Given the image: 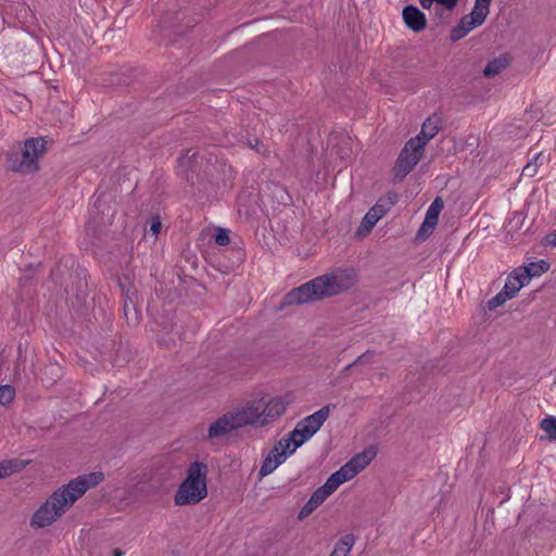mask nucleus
Returning <instances> with one entry per match:
<instances>
[{"mask_svg": "<svg viewBox=\"0 0 556 556\" xmlns=\"http://www.w3.org/2000/svg\"><path fill=\"white\" fill-rule=\"evenodd\" d=\"M101 471L81 475L56 489L34 513L31 526L46 528L55 522L87 490L103 480Z\"/></svg>", "mask_w": 556, "mask_h": 556, "instance_id": "obj_1", "label": "nucleus"}, {"mask_svg": "<svg viewBox=\"0 0 556 556\" xmlns=\"http://www.w3.org/2000/svg\"><path fill=\"white\" fill-rule=\"evenodd\" d=\"M352 283V275L345 270H337L319 276L293 289L286 296V303L289 305L304 304L323 298L333 296L349 289Z\"/></svg>", "mask_w": 556, "mask_h": 556, "instance_id": "obj_2", "label": "nucleus"}, {"mask_svg": "<svg viewBox=\"0 0 556 556\" xmlns=\"http://www.w3.org/2000/svg\"><path fill=\"white\" fill-rule=\"evenodd\" d=\"M376 453L366 450L353 456L348 463L333 472L327 481L313 492L307 503L301 510V515H307L316 509L328 496H330L342 483L353 479L364 470L374 459Z\"/></svg>", "mask_w": 556, "mask_h": 556, "instance_id": "obj_3", "label": "nucleus"}, {"mask_svg": "<svg viewBox=\"0 0 556 556\" xmlns=\"http://www.w3.org/2000/svg\"><path fill=\"white\" fill-rule=\"evenodd\" d=\"M207 473L208 468L205 463H191L187 469L185 480L175 494V504L178 506L194 505L205 498L207 495Z\"/></svg>", "mask_w": 556, "mask_h": 556, "instance_id": "obj_4", "label": "nucleus"}, {"mask_svg": "<svg viewBox=\"0 0 556 556\" xmlns=\"http://www.w3.org/2000/svg\"><path fill=\"white\" fill-rule=\"evenodd\" d=\"M329 407L324 406L312 415L299 421L295 428L287 437L291 438L299 447L308 441L329 417Z\"/></svg>", "mask_w": 556, "mask_h": 556, "instance_id": "obj_5", "label": "nucleus"}, {"mask_svg": "<svg viewBox=\"0 0 556 556\" xmlns=\"http://www.w3.org/2000/svg\"><path fill=\"white\" fill-rule=\"evenodd\" d=\"M492 0H475V5L469 14L465 15L459 23L452 28L451 39L457 41L464 38L472 29L482 25L490 13Z\"/></svg>", "mask_w": 556, "mask_h": 556, "instance_id": "obj_6", "label": "nucleus"}, {"mask_svg": "<svg viewBox=\"0 0 556 556\" xmlns=\"http://www.w3.org/2000/svg\"><path fill=\"white\" fill-rule=\"evenodd\" d=\"M46 142L42 138H31L24 142L21 157L11 159V168L15 172L31 173L38 168V160L45 153Z\"/></svg>", "mask_w": 556, "mask_h": 556, "instance_id": "obj_7", "label": "nucleus"}, {"mask_svg": "<svg viewBox=\"0 0 556 556\" xmlns=\"http://www.w3.org/2000/svg\"><path fill=\"white\" fill-rule=\"evenodd\" d=\"M262 400L248 401L229 410L235 419L238 429L247 426L262 427L261 425Z\"/></svg>", "mask_w": 556, "mask_h": 556, "instance_id": "obj_8", "label": "nucleus"}, {"mask_svg": "<svg viewBox=\"0 0 556 556\" xmlns=\"http://www.w3.org/2000/svg\"><path fill=\"white\" fill-rule=\"evenodd\" d=\"M417 164V137L410 138L402 149L393 167L395 181L402 180Z\"/></svg>", "mask_w": 556, "mask_h": 556, "instance_id": "obj_9", "label": "nucleus"}, {"mask_svg": "<svg viewBox=\"0 0 556 556\" xmlns=\"http://www.w3.org/2000/svg\"><path fill=\"white\" fill-rule=\"evenodd\" d=\"M237 430L239 429L231 413L228 410L208 424L206 440L211 442L223 440Z\"/></svg>", "mask_w": 556, "mask_h": 556, "instance_id": "obj_10", "label": "nucleus"}, {"mask_svg": "<svg viewBox=\"0 0 556 556\" xmlns=\"http://www.w3.org/2000/svg\"><path fill=\"white\" fill-rule=\"evenodd\" d=\"M444 208V201L437 197L426 212L425 219L419 226V240H425L431 236L438 225L440 214Z\"/></svg>", "mask_w": 556, "mask_h": 556, "instance_id": "obj_11", "label": "nucleus"}, {"mask_svg": "<svg viewBox=\"0 0 556 556\" xmlns=\"http://www.w3.org/2000/svg\"><path fill=\"white\" fill-rule=\"evenodd\" d=\"M286 412V405L279 397H271L264 402L262 400L261 425L262 427L277 420Z\"/></svg>", "mask_w": 556, "mask_h": 556, "instance_id": "obj_12", "label": "nucleus"}, {"mask_svg": "<svg viewBox=\"0 0 556 556\" xmlns=\"http://www.w3.org/2000/svg\"><path fill=\"white\" fill-rule=\"evenodd\" d=\"M298 448L299 446L293 441H291V438L285 435L271 447L267 455L270 456L275 462H277L278 466H280Z\"/></svg>", "mask_w": 556, "mask_h": 556, "instance_id": "obj_13", "label": "nucleus"}, {"mask_svg": "<svg viewBox=\"0 0 556 556\" xmlns=\"http://www.w3.org/2000/svg\"><path fill=\"white\" fill-rule=\"evenodd\" d=\"M459 0H419V4L429 11H433L439 18L451 14L457 7Z\"/></svg>", "mask_w": 556, "mask_h": 556, "instance_id": "obj_14", "label": "nucleus"}, {"mask_svg": "<svg viewBox=\"0 0 556 556\" xmlns=\"http://www.w3.org/2000/svg\"><path fill=\"white\" fill-rule=\"evenodd\" d=\"M442 119L438 114H432L429 116L421 125V130L419 136V150L421 149V141L422 144L434 138V136L439 132L441 129Z\"/></svg>", "mask_w": 556, "mask_h": 556, "instance_id": "obj_15", "label": "nucleus"}, {"mask_svg": "<svg viewBox=\"0 0 556 556\" xmlns=\"http://www.w3.org/2000/svg\"><path fill=\"white\" fill-rule=\"evenodd\" d=\"M549 268V265L545 261L540 262H533L526 266H521L516 268L519 273V276L522 277L523 281L528 285L533 277H538L545 271H547Z\"/></svg>", "mask_w": 556, "mask_h": 556, "instance_id": "obj_16", "label": "nucleus"}, {"mask_svg": "<svg viewBox=\"0 0 556 556\" xmlns=\"http://www.w3.org/2000/svg\"><path fill=\"white\" fill-rule=\"evenodd\" d=\"M527 283L523 281L522 277L519 276L517 269H515L511 274L506 278L505 285L503 287V291H506V294L509 295L510 299L515 298L517 293L520 291L522 287Z\"/></svg>", "mask_w": 556, "mask_h": 556, "instance_id": "obj_17", "label": "nucleus"}, {"mask_svg": "<svg viewBox=\"0 0 556 556\" xmlns=\"http://www.w3.org/2000/svg\"><path fill=\"white\" fill-rule=\"evenodd\" d=\"M379 216L375 215L374 212H367L365 216L362 218L361 225L357 228L356 233L358 236L367 235L379 222Z\"/></svg>", "mask_w": 556, "mask_h": 556, "instance_id": "obj_18", "label": "nucleus"}, {"mask_svg": "<svg viewBox=\"0 0 556 556\" xmlns=\"http://www.w3.org/2000/svg\"><path fill=\"white\" fill-rule=\"evenodd\" d=\"M507 65L508 60L506 58L494 59L484 67L483 74L485 77H493L506 68Z\"/></svg>", "mask_w": 556, "mask_h": 556, "instance_id": "obj_19", "label": "nucleus"}, {"mask_svg": "<svg viewBox=\"0 0 556 556\" xmlns=\"http://www.w3.org/2000/svg\"><path fill=\"white\" fill-rule=\"evenodd\" d=\"M545 156L542 153H536L531 161H529L523 169L522 175L526 177H533L538 173L539 166L543 164Z\"/></svg>", "mask_w": 556, "mask_h": 556, "instance_id": "obj_20", "label": "nucleus"}, {"mask_svg": "<svg viewBox=\"0 0 556 556\" xmlns=\"http://www.w3.org/2000/svg\"><path fill=\"white\" fill-rule=\"evenodd\" d=\"M403 18L412 30L417 31V7L406 5L403 10Z\"/></svg>", "mask_w": 556, "mask_h": 556, "instance_id": "obj_21", "label": "nucleus"}, {"mask_svg": "<svg viewBox=\"0 0 556 556\" xmlns=\"http://www.w3.org/2000/svg\"><path fill=\"white\" fill-rule=\"evenodd\" d=\"M540 427L546 433L549 441H556V417L549 416L542 419Z\"/></svg>", "mask_w": 556, "mask_h": 556, "instance_id": "obj_22", "label": "nucleus"}, {"mask_svg": "<svg viewBox=\"0 0 556 556\" xmlns=\"http://www.w3.org/2000/svg\"><path fill=\"white\" fill-rule=\"evenodd\" d=\"M355 544V536L353 534H345L341 538V540L336 544L337 549H341V553H343L345 556L350 554L353 546Z\"/></svg>", "mask_w": 556, "mask_h": 556, "instance_id": "obj_23", "label": "nucleus"}, {"mask_svg": "<svg viewBox=\"0 0 556 556\" xmlns=\"http://www.w3.org/2000/svg\"><path fill=\"white\" fill-rule=\"evenodd\" d=\"M277 462H275L270 456L266 455L261 465L258 475L261 478L266 477L273 473L278 468Z\"/></svg>", "mask_w": 556, "mask_h": 556, "instance_id": "obj_24", "label": "nucleus"}, {"mask_svg": "<svg viewBox=\"0 0 556 556\" xmlns=\"http://www.w3.org/2000/svg\"><path fill=\"white\" fill-rule=\"evenodd\" d=\"M508 300H510V298L506 294V291L501 290L496 295L488 301V308L490 311H494L505 304Z\"/></svg>", "mask_w": 556, "mask_h": 556, "instance_id": "obj_25", "label": "nucleus"}, {"mask_svg": "<svg viewBox=\"0 0 556 556\" xmlns=\"http://www.w3.org/2000/svg\"><path fill=\"white\" fill-rule=\"evenodd\" d=\"M15 396V390L9 384L0 387V405H9Z\"/></svg>", "mask_w": 556, "mask_h": 556, "instance_id": "obj_26", "label": "nucleus"}, {"mask_svg": "<svg viewBox=\"0 0 556 556\" xmlns=\"http://www.w3.org/2000/svg\"><path fill=\"white\" fill-rule=\"evenodd\" d=\"M369 212H374V214L378 215L379 219H381L389 212V205H386L383 200L380 199L372 207L369 208Z\"/></svg>", "mask_w": 556, "mask_h": 556, "instance_id": "obj_27", "label": "nucleus"}, {"mask_svg": "<svg viewBox=\"0 0 556 556\" xmlns=\"http://www.w3.org/2000/svg\"><path fill=\"white\" fill-rule=\"evenodd\" d=\"M215 242L218 245H226L229 243V236L226 229H218L215 233Z\"/></svg>", "mask_w": 556, "mask_h": 556, "instance_id": "obj_28", "label": "nucleus"}, {"mask_svg": "<svg viewBox=\"0 0 556 556\" xmlns=\"http://www.w3.org/2000/svg\"><path fill=\"white\" fill-rule=\"evenodd\" d=\"M161 228H162V224H161V220L156 217V218H153L151 225H150V232L153 235V236H157L161 231Z\"/></svg>", "mask_w": 556, "mask_h": 556, "instance_id": "obj_29", "label": "nucleus"}, {"mask_svg": "<svg viewBox=\"0 0 556 556\" xmlns=\"http://www.w3.org/2000/svg\"><path fill=\"white\" fill-rule=\"evenodd\" d=\"M396 201H397V195H396L395 193H389V194H388V200H387V201H384V200H383L384 204H386V205H389V208H390L393 204H395V203H396Z\"/></svg>", "mask_w": 556, "mask_h": 556, "instance_id": "obj_30", "label": "nucleus"}, {"mask_svg": "<svg viewBox=\"0 0 556 556\" xmlns=\"http://www.w3.org/2000/svg\"><path fill=\"white\" fill-rule=\"evenodd\" d=\"M427 25V18L422 12L419 11V30H422Z\"/></svg>", "mask_w": 556, "mask_h": 556, "instance_id": "obj_31", "label": "nucleus"}, {"mask_svg": "<svg viewBox=\"0 0 556 556\" xmlns=\"http://www.w3.org/2000/svg\"><path fill=\"white\" fill-rule=\"evenodd\" d=\"M369 355H370V353H369V351H367L366 353H364L361 356H358L356 358V361L354 362V364L366 362L368 359Z\"/></svg>", "mask_w": 556, "mask_h": 556, "instance_id": "obj_32", "label": "nucleus"}, {"mask_svg": "<svg viewBox=\"0 0 556 556\" xmlns=\"http://www.w3.org/2000/svg\"><path fill=\"white\" fill-rule=\"evenodd\" d=\"M547 243L556 247V231L547 237Z\"/></svg>", "mask_w": 556, "mask_h": 556, "instance_id": "obj_33", "label": "nucleus"}, {"mask_svg": "<svg viewBox=\"0 0 556 556\" xmlns=\"http://www.w3.org/2000/svg\"><path fill=\"white\" fill-rule=\"evenodd\" d=\"M190 157L188 155L180 157L179 160V166L189 165Z\"/></svg>", "mask_w": 556, "mask_h": 556, "instance_id": "obj_34", "label": "nucleus"}, {"mask_svg": "<svg viewBox=\"0 0 556 556\" xmlns=\"http://www.w3.org/2000/svg\"><path fill=\"white\" fill-rule=\"evenodd\" d=\"M329 556H345L343 553H341V549L333 548L332 553Z\"/></svg>", "mask_w": 556, "mask_h": 556, "instance_id": "obj_35", "label": "nucleus"}, {"mask_svg": "<svg viewBox=\"0 0 556 556\" xmlns=\"http://www.w3.org/2000/svg\"><path fill=\"white\" fill-rule=\"evenodd\" d=\"M5 468L3 467H0V479L3 478L5 476Z\"/></svg>", "mask_w": 556, "mask_h": 556, "instance_id": "obj_36", "label": "nucleus"}, {"mask_svg": "<svg viewBox=\"0 0 556 556\" xmlns=\"http://www.w3.org/2000/svg\"><path fill=\"white\" fill-rule=\"evenodd\" d=\"M123 555H124V554H123L122 552H119V551H116V552L114 553V556H123Z\"/></svg>", "mask_w": 556, "mask_h": 556, "instance_id": "obj_37", "label": "nucleus"}, {"mask_svg": "<svg viewBox=\"0 0 556 556\" xmlns=\"http://www.w3.org/2000/svg\"><path fill=\"white\" fill-rule=\"evenodd\" d=\"M354 364H349L345 369H350Z\"/></svg>", "mask_w": 556, "mask_h": 556, "instance_id": "obj_38", "label": "nucleus"}]
</instances>
